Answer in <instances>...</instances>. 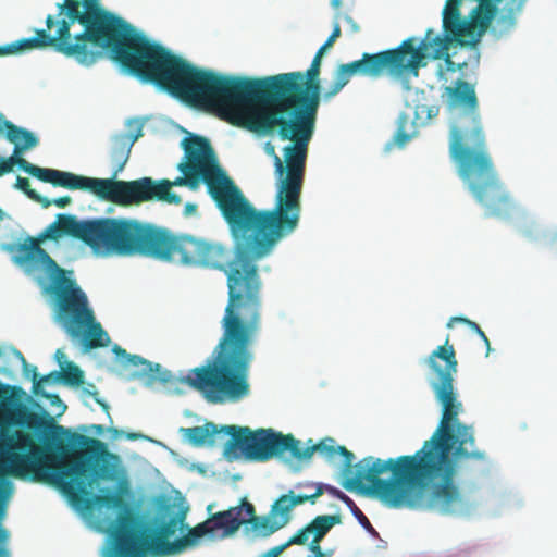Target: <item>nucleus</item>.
<instances>
[{
  "instance_id": "nucleus-1",
  "label": "nucleus",
  "mask_w": 557,
  "mask_h": 557,
  "mask_svg": "<svg viewBox=\"0 0 557 557\" xmlns=\"http://www.w3.org/2000/svg\"><path fill=\"white\" fill-rule=\"evenodd\" d=\"M426 363L434 374L430 385L442 406V418L432 436L413 455L387 460L368 456L352 466L355 455L345 446H335L333 438H325L306 448L297 440L294 458L309 459L315 451L329 460L341 455L346 472L356 469L344 483L346 490L363 491L391 508L426 506L444 515L454 512L462 503L456 482L458 461L484 460L485 453L475 448L473 428L458 419L463 406L454 387L458 361L449 337L430 354Z\"/></svg>"
},
{
  "instance_id": "nucleus-2",
  "label": "nucleus",
  "mask_w": 557,
  "mask_h": 557,
  "mask_svg": "<svg viewBox=\"0 0 557 557\" xmlns=\"http://www.w3.org/2000/svg\"><path fill=\"white\" fill-rule=\"evenodd\" d=\"M158 87L187 103L213 112L233 126L259 135L277 134L282 140L292 143L283 148L284 160L275 156L274 207L258 210L244 196L253 259L269 256L276 244L292 235L299 225L306 161L318 113L207 92L175 83L162 82Z\"/></svg>"
},
{
  "instance_id": "nucleus-3",
  "label": "nucleus",
  "mask_w": 557,
  "mask_h": 557,
  "mask_svg": "<svg viewBox=\"0 0 557 557\" xmlns=\"http://www.w3.org/2000/svg\"><path fill=\"white\" fill-rule=\"evenodd\" d=\"M57 8L59 18L49 14L47 29H36L34 37L1 46L0 55L51 47L89 66L103 57L100 49H104L123 70L143 82L159 86L164 81L176 55L104 9L101 0H63Z\"/></svg>"
},
{
  "instance_id": "nucleus-4",
  "label": "nucleus",
  "mask_w": 557,
  "mask_h": 557,
  "mask_svg": "<svg viewBox=\"0 0 557 557\" xmlns=\"http://www.w3.org/2000/svg\"><path fill=\"white\" fill-rule=\"evenodd\" d=\"M161 261L176 262L187 267H200L224 271L227 284V305L221 321L222 337L213 351L212 359L205 366L191 369L186 382L199 391L213 404L238 401L249 394V368L253 360L250 346L261 326L262 281L257 262L267 256L253 259L258 281L257 288L231 306L228 273L236 258L230 261V249L220 243L196 238L189 235H175L166 231Z\"/></svg>"
},
{
  "instance_id": "nucleus-5",
  "label": "nucleus",
  "mask_w": 557,
  "mask_h": 557,
  "mask_svg": "<svg viewBox=\"0 0 557 557\" xmlns=\"http://www.w3.org/2000/svg\"><path fill=\"white\" fill-rule=\"evenodd\" d=\"M14 393L23 391L0 383V405L8 411L14 424L55 440L61 435H67L69 442L81 446L82 449L73 451L69 458H63L38 446L29 432L18 430L8 438L9 450L3 458L5 472L15 478H28L34 482L52 485L74 503L91 500L99 507H124L125 503L119 493L91 495L99 476L92 460L97 461L107 454L106 444L55 424L47 411L34 412L22 404H16L13 400Z\"/></svg>"
},
{
  "instance_id": "nucleus-6",
  "label": "nucleus",
  "mask_w": 557,
  "mask_h": 557,
  "mask_svg": "<svg viewBox=\"0 0 557 557\" xmlns=\"http://www.w3.org/2000/svg\"><path fill=\"white\" fill-rule=\"evenodd\" d=\"M455 107L449 123L448 151L458 176L487 216L507 218L515 202L506 190L488 151L484 124L474 86L458 79L447 87Z\"/></svg>"
},
{
  "instance_id": "nucleus-7",
  "label": "nucleus",
  "mask_w": 557,
  "mask_h": 557,
  "mask_svg": "<svg viewBox=\"0 0 557 557\" xmlns=\"http://www.w3.org/2000/svg\"><path fill=\"white\" fill-rule=\"evenodd\" d=\"M185 161L178 164L184 176L172 186H189L196 188L202 181L222 216L228 225L231 235L236 240V258L228 273L231 289V306L240 300L244 295L257 288L256 269L246 221L247 208L244 194L234 181L220 166L210 141L198 135H189L183 140Z\"/></svg>"
},
{
  "instance_id": "nucleus-8",
  "label": "nucleus",
  "mask_w": 557,
  "mask_h": 557,
  "mask_svg": "<svg viewBox=\"0 0 557 557\" xmlns=\"http://www.w3.org/2000/svg\"><path fill=\"white\" fill-rule=\"evenodd\" d=\"M324 53L319 49L306 72L296 71L262 78L220 75L198 69L176 55L163 82L318 113L320 73Z\"/></svg>"
},
{
  "instance_id": "nucleus-9",
  "label": "nucleus",
  "mask_w": 557,
  "mask_h": 557,
  "mask_svg": "<svg viewBox=\"0 0 557 557\" xmlns=\"http://www.w3.org/2000/svg\"><path fill=\"white\" fill-rule=\"evenodd\" d=\"M454 39L450 36L436 35L432 28L425 32L423 39L409 37L394 48L377 53H363L361 59L341 64L335 71L332 85L324 92V99L335 97L354 76L380 78L389 75L400 77L405 74L418 76L419 70L426 65V58L443 59Z\"/></svg>"
},
{
  "instance_id": "nucleus-10",
  "label": "nucleus",
  "mask_w": 557,
  "mask_h": 557,
  "mask_svg": "<svg viewBox=\"0 0 557 557\" xmlns=\"http://www.w3.org/2000/svg\"><path fill=\"white\" fill-rule=\"evenodd\" d=\"M168 228L128 218L86 220L84 244L100 256H143L160 260Z\"/></svg>"
},
{
  "instance_id": "nucleus-11",
  "label": "nucleus",
  "mask_w": 557,
  "mask_h": 557,
  "mask_svg": "<svg viewBox=\"0 0 557 557\" xmlns=\"http://www.w3.org/2000/svg\"><path fill=\"white\" fill-rule=\"evenodd\" d=\"M77 190H88L98 198L112 203L129 207L153 200L178 205L181 197L171 191L168 180L154 181L141 177L134 181L79 176Z\"/></svg>"
},
{
  "instance_id": "nucleus-12",
  "label": "nucleus",
  "mask_w": 557,
  "mask_h": 557,
  "mask_svg": "<svg viewBox=\"0 0 557 557\" xmlns=\"http://www.w3.org/2000/svg\"><path fill=\"white\" fill-rule=\"evenodd\" d=\"M504 0H447L443 29L461 46H475L486 32Z\"/></svg>"
},
{
  "instance_id": "nucleus-13",
  "label": "nucleus",
  "mask_w": 557,
  "mask_h": 557,
  "mask_svg": "<svg viewBox=\"0 0 557 557\" xmlns=\"http://www.w3.org/2000/svg\"><path fill=\"white\" fill-rule=\"evenodd\" d=\"M185 517L186 512L181 510L162 523L154 535H145L136 531L134 519L128 513H121L110 557H147L148 553L152 556L175 555L176 552H170L172 542L168 539L175 534L178 525L183 528Z\"/></svg>"
},
{
  "instance_id": "nucleus-14",
  "label": "nucleus",
  "mask_w": 557,
  "mask_h": 557,
  "mask_svg": "<svg viewBox=\"0 0 557 557\" xmlns=\"http://www.w3.org/2000/svg\"><path fill=\"white\" fill-rule=\"evenodd\" d=\"M55 300V319L72 338H82L87 349L107 346L109 336L96 321L86 294L77 283Z\"/></svg>"
},
{
  "instance_id": "nucleus-15",
  "label": "nucleus",
  "mask_w": 557,
  "mask_h": 557,
  "mask_svg": "<svg viewBox=\"0 0 557 557\" xmlns=\"http://www.w3.org/2000/svg\"><path fill=\"white\" fill-rule=\"evenodd\" d=\"M225 443L227 453L239 450L247 459L264 462L289 451L294 457L297 440L292 434H282L272 429L252 431L248 426L230 425Z\"/></svg>"
},
{
  "instance_id": "nucleus-16",
  "label": "nucleus",
  "mask_w": 557,
  "mask_h": 557,
  "mask_svg": "<svg viewBox=\"0 0 557 557\" xmlns=\"http://www.w3.org/2000/svg\"><path fill=\"white\" fill-rule=\"evenodd\" d=\"M16 263L32 268H44L50 278L48 292L55 298L73 286L76 281L73 272L58 265V263L42 249L39 240L28 237L16 248Z\"/></svg>"
},
{
  "instance_id": "nucleus-17",
  "label": "nucleus",
  "mask_w": 557,
  "mask_h": 557,
  "mask_svg": "<svg viewBox=\"0 0 557 557\" xmlns=\"http://www.w3.org/2000/svg\"><path fill=\"white\" fill-rule=\"evenodd\" d=\"M52 376L61 379L65 384L71 386H79L84 383L83 371L73 362H69L66 368H62L61 372H52L38 380L37 368L32 367V380H33V393L36 396H41L51 400V405H58L62 407V412L65 410V406L61 404V399L55 394H48L42 391L41 384L48 382Z\"/></svg>"
},
{
  "instance_id": "nucleus-18",
  "label": "nucleus",
  "mask_w": 557,
  "mask_h": 557,
  "mask_svg": "<svg viewBox=\"0 0 557 557\" xmlns=\"http://www.w3.org/2000/svg\"><path fill=\"white\" fill-rule=\"evenodd\" d=\"M14 163H17L23 171L41 182L50 183L57 187L77 190V184L81 175L55 169L40 168L29 163L23 158L14 159Z\"/></svg>"
},
{
  "instance_id": "nucleus-19",
  "label": "nucleus",
  "mask_w": 557,
  "mask_h": 557,
  "mask_svg": "<svg viewBox=\"0 0 557 557\" xmlns=\"http://www.w3.org/2000/svg\"><path fill=\"white\" fill-rule=\"evenodd\" d=\"M86 232V220H77L75 215L58 214L57 221L51 223L42 235L44 238L58 239L69 235L84 243Z\"/></svg>"
},
{
  "instance_id": "nucleus-20",
  "label": "nucleus",
  "mask_w": 557,
  "mask_h": 557,
  "mask_svg": "<svg viewBox=\"0 0 557 557\" xmlns=\"http://www.w3.org/2000/svg\"><path fill=\"white\" fill-rule=\"evenodd\" d=\"M141 135V131L139 129L136 135L122 132L111 137L112 146L110 150V157L111 161L115 165L112 178H115L119 173L124 170L129 159L132 148Z\"/></svg>"
},
{
  "instance_id": "nucleus-21",
  "label": "nucleus",
  "mask_w": 557,
  "mask_h": 557,
  "mask_svg": "<svg viewBox=\"0 0 557 557\" xmlns=\"http://www.w3.org/2000/svg\"><path fill=\"white\" fill-rule=\"evenodd\" d=\"M227 426L228 425L218 426L213 422H206L203 425L182 428L181 432L183 436L195 446H201L206 443L216 445L224 437H228V432L225 430Z\"/></svg>"
},
{
  "instance_id": "nucleus-22",
  "label": "nucleus",
  "mask_w": 557,
  "mask_h": 557,
  "mask_svg": "<svg viewBox=\"0 0 557 557\" xmlns=\"http://www.w3.org/2000/svg\"><path fill=\"white\" fill-rule=\"evenodd\" d=\"M207 522H210L211 536L218 535L221 531V535L225 537L234 534L243 523H246V519L242 517V508L235 507L213 515Z\"/></svg>"
},
{
  "instance_id": "nucleus-23",
  "label": "nucleus",
  "mask_w": 557,
  "mask_h": 557,
  "mask_svg": "<svg viewBox=\"0 0 557 557\" xmlns=\"http://www.w3.org/2000/svg\"><path fill=\"white\" fill-rule=\"evenodd\" d=\"M124 366L132 367H143L140 374L147 375L153 381H159L161 383H168L171 381V372L168 370H162L159 363H153L138 355H128V357L123 360Z\"/></svg>"
},
{
  "instance_id": "nucleus-24",
  "label": "nucleus",
  "mask_w": 557,
  "mask_h": 557,
  "mask_svg": "<svg viewBox=\"0 0 557 557\" xmlns=\"http://www.w3.org/2000/svg\"><path fill=\"white\" fill-rule=\"evenodd\" d=\"M257 535L267 537L287 524L286 519H278L277 515L270 512L269 516L252 517L246 520Z\"/></svg>"
},
{
  "instance_id": "nucleus-25",
  "label": "nucleus",
  "mask_w": 557,
  "mask_h": 557,
  "mask_svg": "<svg viewBox=\"0 0 557 557\" xmlns=\"http://www.w3.org/2000/svg\"><path fill=\"white\" fill-rule=\"evenodd\" d=\"M7 139L15 145V151L30 149L38 145V138L29 131L13 123L7 125Z\"/></svg>"
},
{
  "instance_id": "nucleus-26",
  "label": "nucleus",
  "mask_w": 557,
  "mask_h": 557,
  "mask_svg": "<svg viewBox=\"0 0 557 557\" xmlns=\"http://www.w3.org/2000/svg\"><path fill=\"white\" fill-rule=\"evenodd\" d=\"M527 0H504L500 7L498 25L503 30H509L515 27L517 16L522 12Z\"/></svg>"
},
{
  "instance_id": "nucleus-27",
  "label": "nucleus",
  "mask_w": 557,
  "mask_h": 557,
  "mask_svg": "<svg viewBox=\"0 0 557 557\" xmlns=\"http://www.w3.org/2000/svg\"><path fill=\"white\" fill-rule=\"evenodd\" d=\"M209 527L210 522L205 521L189 529L188 533L185 536L172 542L170 550L172 549V552H176V554H180L187 547L195 545L198 542V540H200L205 535H211V530L209 529Z\"/></svg>"
},
{
  "instance_id": "nucleus-28",
  "label": "nucleus",
  "mask_w": 557,
  "mask_h": 557,
  "mask_svg": "<svg viewBox=\"0 0 557 557\" xmlns=\"http://www.w3.org/2000/svg\"><path fill=\"white\" fill-rule=\"evenodd\" d=\"M339 515H323L317 516L309 524L312 530V539L315 542H321L329 531L336 524L341 523Z\"/></svg>"
},
{
  "instance_id": "nucleus-29",
  "label": "nucleus",
  "mask_w": 557,
  "mask_h": 557,
  "mask_svg": "<svg viewBox=\"0 0 557 557\" xmlns=\"http://www.w3.org/2000/svg\"><path fill=\"white\" fill-rule=\"evenodd\" d=\"M294 507L296 506L290 495H282L272 506L271 512L277 515L278 519H286L288 523L290 520V511Z\"/></svg>"
},
{
  "instance_id": "nucleus-30",
  "label": "nucleus",
  "mask_w": 557,
  "mask_h": 557,
  "mask_svg": "<svg viewBox=\"0 0 557 557\" xmlns=\"http://www.w3.org/2000/svg\"><path fill=\"white\" fill-rule=\"evenodd\" d=\"M16 187L24 191L32 200L40 203L42 208H49L51 206L50 199L39 195L36 190L30 188V182L28 178L17 176Z\"/></svg>"
},
{
  "instance_id": "nucleus-31",
  "label": "nucleus",
  "mask_w": 557,
  "mask_h": 557,
  "mask_svg": "<svg viewBox=\"0 0 557 557\" xmlns=\"http://www.w3.org/2000/svg\"><path fill=\"white\" fill-rule=\"evenodd\" d=\"M456 323H462V324H466L468 325L473 332H475L484 342V344L486 345V355H488V352L491 351V343H490V339L487 338L486 334L483 332V330L480 327V325L474 322V321H471L469 320L468 318H463V317H453L449 319V321L447 322V327H453Z\"/></svg>"
},
{
  "instance_id": "nucleus-32",
  "label": "nucleus",
  "mask_w": 557,
  "mask_h": 557,
  "mask_svg": "<svg viewBox=\"0 0 557 557\" xmlns=\"http://www.w3.org/2000/svg\"><path fill=\"white\" fill-rule=\"evenodd\" d=\"M343 503L346 504L349 509L351 510L352 515L356 517V519L359 521V523L370 533L375 534L376 531L372 527L370 520L367 518V516L359 509V507L355 504V502L348 497L344 496Z\"/></svg>"
},
{
  "instance_id": "nucleus-33",
  "label": "nucleus",
  "mask_w": 557,
  "mask_h": 557,
  "mask_svg": "<svg viewBox=\"0 0 557 557\" xmlns=\"http://www.w3.org/2000/svg\"><path fill=\"white\" fill-rule=\"evenodd\" d=\"M324 492V486L323 485H318L317 486V490L313 494H299V495H294L293 492H290V497H292V500L293 503L295 504V506H298V505H301L306 502H310L311 504H314L315 503V499L321 496Z\"/></svg>"
},
{
  "instance_id": "nucleus-34",
  "label": "nucleus",
  "mask_w": 557,
  "mask_h": 557,
  "mask_svg": "<svg viewBox=\"0 0 557 557\" xmlns=\"http://www.w3.org/2000/svg\"><path fill=\"white\" fill-rule=\"evenodd\" d=\"M312 535V530L310 524L308 523L306 527L300 529L296 534H294L285 544L286 546L290 545H306L308 543L309 536Z\"/></svg>"
},
{
  "instance_id": "nucleus-35",
  "label": "nucleus",
  "mask_w": 557,
  "mask_h": 557,
  "mask_svg": "<svg viewBox=\"0 0 557 557\" xmlns=\"http://www.w3.org/2000/svg\"><path fill=\"white\" fill-rule=\"evenodd\" d=\"M338 17H339V13H337L335 15L334 28H333L331 35L329 36L326 41L322 45V47H320V49L322 51H324V52L329 48H331L333 46V44L335 42V40L341 36V26H339V23H338Z\"/></svg>"
},
{
  "instance_id": "nucleus-36",
  "label": "nucleus",
  "mask_w": 557,
  "mask_h": 557,
  "mask_svg": "<svg viewBox=\"0 0 557 557\" xmlns=\"http://www.w3.org/2000/svg\"><path fill=\"white\" fill-rule=\"evenodd\" d=\"M445 58V63H446V67H447V71L449 72H455V71H461L463 70L466 66H467V62L463 61V62H455L450 59V57L448 55V53H446L444 55Z\"/></svg>"
},
{
  "instance_id": "nucleus-37",
  "label": "nucleus",
  "mask_w": 557,
  "mask_h": 557,
  "mask_svg": "<svg viewBox=\"0 0 557 557\" xmlns=\"http://www.w3.org/2000/svg\"><path fill=\"white\" fill-rule=\"evenodd\" d=\"M14 164V158L0 160V175L12 171Z\"/></svg>"
},
{
  "instance_id": "nucleus-38",
  "label": "nucleus",
  "mask_w": 557,
  "mask_h": 557,
  "mask_svg": "<svg viewBox=\"0 0 557 557\" xmlns=\"http://www.w3.org/2000/svg\"><path fill=\"white\" fill-rule=\"evenodd\" d=\"M410 139V135L407 134L403 128H398L395 135V143L398 146H404Z\"/></svg>"
},
{
  "instance_id": "nucleus-39",
  "label": "nucleus",
  "mask_w": 557,
  "mask_h": 557,
  "mask_svg": "<svg viewBox=\"0 0 557 557\" xmlns=\"http://www.w3.org/2000/svg\"><path fill=\"white\" fill-rule=\"evenodd\" d=\"M50 202H51V205H54L59 208H65L66 206H69L72 202V199L70 196H63V197H59L53 200H50Z\"/></svg>"
},
{
  "instance_id": "nucleus-40",
  "label": "nucleus",
  "mask_w": 557,
  "mask_h": 557,
  "mask_svg": "<svg viewBox=\"0 0 557 557\" xmlns=\"http://www.w3.org/2000/svg\"><path fill=\"white\" fill-rule=\"evenodd\" d=\"M285 548H287L285 543L280 546H275L270 549L264 557H277Z\"/></svg>"
},
{
  "instance_id": "nucleus-41",
  "label": "nucleus",
  "mask_w": 557,
  "mask_h": 557,
  "mask_svg": "<svg viewBox=\"0 0 557 557\" xmlns=\"http://www.w3.org/2000/svg\"><path fill=\"white\" fill-rule=\"evenodd\" d=\"M321 542H315V539H312V541L309 544V549L315 555H324L322 552V548L320 546Z\"/></svg>"
},
{
  "instance_id": "nucleus-42",
  "label": "nucleus",
  "mask_w": 557,
  "mask_h": 557,
  "mask_svg": "<svg viewBox=\"0 0 557 557\" xmlns=\"http://www.w3.org/2000/svg\"><path fill=\"white\" fill-rule=\"evenodd\" d=\"M345 21L348 24L351 33H358L360 30V26L357 24V22L351 16L346 15Z\"/></svg>"
},
{
  "instance_id": "nucleus-43",
  "label": "nucleus",
  "mask_w": 557,
  "mask_h": 557,
  "mask_svg": "<svg viewBox=\"0 0 557 557\" xmlns=\"http://www.w3.org/2000/svg\"><path fill=\"white\" fill-rule=\"evenodd\" d=\"M325 490L332 494L333 496L337 497L338 499H341L343 502V498H345L344 496H347L346 494H344L342 491L337 490L336 487L334 486H325Z\"/></svg>"
},
{
  "instance_id": "nucleus-44",
  "label": "nucleus",
  "mask_w": 557,
  "mask_h": 557,
  "mask_svg": "<svg viewBox=\"0 0 557 557\" xmlns=\"http://www.w3.org/2000/svg\"><path fill=\"white\" fill-rule=\"evenodd\" d=\"M243 510H245V512H246V516H247V518H245L246 520L247 519H251L252 517H256L255 516V508H253V506L250 503L246 502L244 504V508H242V511Z\"/></svg>"
},
{
  "instance_id": "nucleus-45",
  "label": "nucleus",
  "mask_w": 557,
  "mask_h": 557,
  "mask_svg": "<svg viewBox=\"0 0 557 557\" xmlns=\"http://www.w3.org/2000/svg\"><path fill=\"white\" fill-rule=\"evenodd\" d=\"M112 351L117 356V357H121L123 358L124 360L128 357V352L122 348L121 346L119 345H114L113 348H112Z\"/></svg>"
},
{
  "instance_id": "nucleus-46",
  "label": "nucleus",
  "mask_w": 557,
  "mask_h": 557,
  "mask_svg": "<svg viewBox=\"0 0 557 557\" xmlns=\"http://www.w3.org/2000/svg\"><path fill=\"white\" fill-rule=\"evenodd\" d=\"M97 393H94V396H95V400L101 406V408L107 412L109 413V405L107 403H104L103 400L99 399L97 397Z\"/></svg>"
},
{
  "instance_id": "nucleus-47",
  "label": "nucleus",
  "mask_w": 557,
  "mask_h": 557,
  "mask_svg": "<svg viewBox=\"0 0 557 557\" xmlns=\"http://www.w3.org/2000/svg\"><path fill=\"white\" fill-rule=\"evenodd\" d=\"M55 359L58 360V362L60 363V366L62 367L63 364V360L65 359V354L61 350V349H58L55 351Z\"/></svg>"
},
{
  "instance_id": "nucleus-48",
  "label": "nucleus",
  "mask_w": 557,
  "mask_h": 557,
  "mask_svg": "<svg viewBox=\"0 0 557 557\" xmlns=\"http://www.w3.org/2000/svg\"><path fill=\"white\" fill-rule=\"evenodd\" d=\"M11 123L10 121H5L3 119V116L0 114V134L5 129L7 131V125Z\"/></svg>"
},
{
  "instance_id": "nucleus-49",
  "label": "nucleus",
  "mask_w": 557,
  "mask_h": 557,
  "mask_svg": "<svg viewBox=\"0 0 557 557\" xmlns=\"http://www.w3.org/2000/svg\"><path fill=\"white\" fill-rule=\"evenodd\" d=\"M343 0H331V5L334 10L338 11L342 7Z\"/></svg>"
},
{
  "instance_id": "nucleus-50",
  "label": "nucleus",
  "mask_w": 557,
  "mask_h": 557,
  "mask_svg": "<svg viewBox=\"0 0 557 557\" xmlns=\"http://www.w3.org/2000/svg\"><path fill=\"white\" fill-rule=\"evenodd\" d=\"M267 151L269 154L273 157V161L275 162V156L277 154L275 153L274 147L268 144Z\"/></svg>"
},
{
  "instance_id": "nucleus-51",
  "label": "nucleus",
  "mask_w": 557,
  "mask_h": 557,
  "mask_svg": "<svg viewBox=\"0 0 557 557\" xmlns=\"http://www.w3.org/2000/svg\"><path fill=\"white\" fill-rule=\"evenodd\" d=\"M126 437H127L128 440H133V441H134V440H138V438L143 437V435H141V434H137V433H128V434L126 435Z\"/></svg>"
},
{
  "instance_id": "nucleus-52",
  "label": "nucleus",
  "mask_w": 557,
  "mask_h": 557,
  "mask_svg": "<svg viewBox=\"0 0 557 557\" xmlns=\"http://www.w3.org/2000/svg\"><path fill=\"white\" fill-rule=\"evenodd\" d=\"M57 449L60 450L61 453H65L66 447L63 445L62 440H59V443L57 444Z\"/></svg>"
},
{
  "instance_id": "nucleus-53",
  "label": "nucleus",
  "mask_w": 557,
  "mask_h": 557,
  "mask_svg": "<svg viewBox=\"0 0 557 557\" xmlns=\"http://www.w3.org/2000/svg\"><path fill=\"white\" fill-rule=\"evenodd\" d=\"M17 354H18V356H20V358H21V360L23 362L24 370L27 371L29 366L27 364V362H26L25 358L23 357V355L21 352H17Z\"/></svg>"
},
{
  "instance_id": "nucleus-54",
  "label": "nucleus",
  "mask_w": 557,
  "mask_h": 557,
  "mask_svg": "<svg viewBox=\"0 0 557 557\" xmlns=\"http://www.w3.org/2000/svg\"><path fill=\"white\" fill-rule=\"evenodd\" d=\"M92 428L96 429L99 433L103 431V426L99 424H95Z\"/></svg>"
},
{
  "instance_id": "nucleus-55",
  "label": "nucleus",
  "mask_w": 557,
  "mask_h": 557,
  "mask_svg": "<svg viewBox=\"0 0 557 557\" xmlns=\"http://www.w3.org/2000/svg\"><path fill=\"white\" fill-rule=\"evenodd\" d=\"M2 219H3V212H2V210L0 209V222L2 221Z\"/></svg>"
}]
</instances>
